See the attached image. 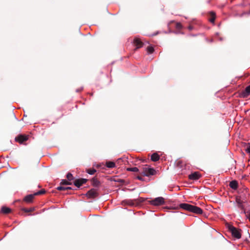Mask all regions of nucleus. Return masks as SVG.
<instances>
[{
  "instance_id": "obj_22",
  "label": "nucleus",
  "mask_w": 250,
  "mask_h": 250,
  "mask_svg": "<svg viewBox=\"0 0 250 250\" xmlns=\"http://www.w3.org/2000/svg\"><path fill=\"white\" fill-rule=\"evenodd\" d=\"M66 178L69 181H71V180L74 179V177L73 176L72 174L71 173H68L67 174Z\"/></svg>"
},
{
  "instance_id": "obj_5",
  "label": "nucleus",
  "mask_w": 250,
  "mask_h": 250,
  "mask_svg": "<svg viewBox=\"0 0 250 250\" xmlns=\"http://www.w3.org/2000/svg\"><path fill=\"white\" fill-rule=\"evenodd\" d=\"M86 196L89 198H94L98 196V193L97 189L92 188L87 192Z\"/></svg>"
},
{
  "instance_id": "obj_26",
  "label": "nucleus",
  "mask_w": 250,
  "mask_h": 250,
  "mask_svg": "<svg viewBox=\"0 0 250 250\" xmlns=\"http://www.w3.org/2000/svg\"><path fill=\"white\" fill-rule=\"evenodd\" d=\"M176 28L177 29H181L182 28V25L180 23H177L176 24Z\"/></svg>"
},
{
  "instance_id": "obj_21",
  "label": "nucleus",
  "mask_w": 250,
  "mask_h": 250,
  "mask_svg": "<svg viewBox=\"0 0 250 250\" xmlns=\"http://www.w3.org/2000/svg\"><path fill=\"white\" fill-rule=\"evenodd\" d=\"M45 192H46L45 190L44 189H42L41 190H40V191L35 193H34V195L37 196V195H40L43 194Z\"/></svg>"
},
{
  "instance_id": "obj_27",
  "label": "nucleus",
  "mask_w": 250,
  "mask_h": 250,
  "mask_svg": "<svg viewBox=\"0 0 250 250\" xmlns=\"http://www.w3.org/2000/svg\"><path fill=\"white\" fill-rule=\"evenodd\" d=\"M246 151L250 154V145H249V146L246 148Z\"/></svg>"
},
{
  "instance_id": "obj_32",
  "label": "nucleus",
  "mask_w": 250,
  "mask_h": 250,
  "mask_svg": "<svg viewBox=\"0 0 250 250\" xmlns=\"http://www.w3.org/2000/svg\"><path fill=\"white\" fill-rule=\"evenodd\" d=\"M248 218H249V220H250V214H249V217H248Z\"/></svg>"
},
{
  "instance_id": "obj_12",
  "label": "nucleus",
  "mask_w": 250,
  "mask_h": 250,
  "mask_svg": "<svg viewBox=\"0 0 250 250\" xmlns=\"http://www.w3.org/2000/svg\"><path fill=\"white\" fill-rule=\"evenodd\" d=\"M229 187L233 189H236L238 188V183L235 180H233L229 183Z\"/></svg>"
},
{
  "instance_id": "obj_28",
  "label": "nucleus",
  "mask_w": 250,
  "mask_h": 250,
  "mask_svg": "<svg viewBox=\"0 0 250 250\" xmlns=\"http://www.w3.org/2000/svg\"><path fill=\"white\" fill-rule=\"evenodd\" d=\"M142 175H141V176H138L136 178H137V179H138L139 180L144 181V178L142 177Z\"/></svg>"
},
{
  "instance_id": "obj_18",
  "label": "nucleus",
  "mask_w": 250,
  "mask_h": 250,
  "mask_svg": "<svg viewBox=\"0 0 250 250\" xmlns=\"http://www.w3.org/2000/svg\"><path fill=\"white\" fill-rule=\"evenodd\" d=\"M72 184V183L67 181L66 180H62L60 185H70Z\"/></svg>"
},
{
  "instance_id": "obj_1",
  "label": "nucleus",
  "mask_w": 250,
  "mask_h": 250,
  "mask_svg": "<svg viewBox=\"0 0 250 250\" xmlns=\"http://www.w3.org/2000/svg\"><path fill=\"white\" fill-rule=\"evenodd\" d=\"M180 207L197 214H202L203 212V210L200 208L186 203L181 204Z\"/></svg>"
},
{
  "instance_id": "obj_24",
  "label": "nucleus",
  "mask_w": 250,
  "mask_h": 250,
  "mask_svg": "<svg viewBox=\"0 0 250 250\" xmlns=\"http://www.w3.org/2000/svg\"><path fill=\"white\" fill-rule=\"evenodd\" d=\"M154 50L153 47L152 46H148L147 47V51L150 53L151 54L154 52Z\"/></svg>"
},
{
  "instance_id": "obj_4",
  "label": "nucleus",
  "mask_w": 250,
  "mask_h": 250,
  "mask_svg": "<svg viewBox=\"0 0 250 250\" xmlns=\"http://www.w3.org/2000/svg\"><path fill=\"white\" fill-rule=\"evenodd\" d=\"M149 203L153 206H160L165 204V199L162 197H159L149 201Z\"/></svg>"
},
{
  "instance_id": "obj_30",
  "label": "nucleus",
  "mask_w": 250,
  "mask_h": 250,
  "mask_svg": "<svg viewBox=\"0 0 250 250\" xmlns=\"http://www.w3.org/2000/svg\"><path fill=\"white\" fill-rule=\"evenodd\" d=\"M69 189H72V188H71L70 187H65V190H69Z\"/></svg>"
},
{
  "instance_id": "obj_16",
  "label": "nucleus",
  "mask_w": 250,
  "mask_h": 250,
  "mask_svg": "<svg viewBox=\"0 0 250 250\" xmlns=\"http://www.w3.org/2000/svg\"><path fill=\"white\" fill-rule=\"evenodd\" d=\"M209 15L210 16V18L209 19V21L211 23H214L215 20V13L213 12H209Z\"/></svg>"
},
{
  "instance_id": "obj_13",
  "label": "nucleus",
  "mask_w": 250,
  "mask_h": 250,
  "mask_svg": "<svg viewBox=\"0 0 250 250\" xmlns=\"http://www.w3.org/2000/svg\"><path fill=\"white\" fill-rule=\"evenodd\" d=\"M1 212L3 214H8L11 212V209L5 206H2L1 208Z\"/></svg>"
},
{
  "instance_id": "obj_3",
  "label": "nucleus",
  "mask_w": 250,
  "mask_h": 250,
  "mask_svg": "<svg viewBox=\"0 0 250 250\" xmlns=\"http://www.w3.org/2000/svg\"><path fill=\"white\" fill-rule=\"evenodd\" d=\"M227 227L229 230V231L231 232L232 235L236 239H240L241 237V233L240 231L241 229H238L235 227H233L232 225L227 224Z\"/></svg>"
},
{
  "instance_id": "obj_31",
  "label": "nucleus",
  "mask_w": 250,
  "mask_h": 250,
  "mask_svg": "<svg viewBox=\"0 0 250 250\" xmlns=\"http://www.w3.org/2000/svg\"><path fill=\"white\" fill-rule=\"evenodd\" d=\"M188 29L189 30H191L192 29H193V27L192 26H189L188 27Z\"/></svg>"
},
{
  "instance_id": "obj_10",
  "label": "nucleus",
  "mask_w": 250,
  "mask_h": 250,
  "mask_svg": "<svg viewBox=\"0 0 250 250\" xmlns=\"http://www.w3.org/2000/svg\"><path fill=\"white\" fill-rule=\"evenodd\" d=\"M250 94V85L246 87L245 89L241 92V95L243 98H247Z\"/></svg>"
},
{
  "instance_id": "obj_11",
  "label": "nucleus",
  "mask_w": 250,
  "mask_h": 250,
  "mask_svg": "<svg viewBox=\"0 0 250 250\" xmlns=\"http://www.w3.org/2000/svg\"><path fill=\"white\" fill-rule=\"evenodd\" d=\"M35 196L34 194L28 195L24 198L23 200L28 203H32Z\"/></svg>"
},
{
  "instance_id": "obj_25",
  "label": "nucleus",
  "mask_w": 250,
  "mask_h": 250,
  "mask_svg": "<svg viewBox=\"0 0 250 250\" xmlns=\"http://www.w3.org/2000/svg\"><path fill=\"white\" fill-rule=\"evenodd\" d=\"M57 189L58 190H65V187L62 186V185H61L60 186H59L57 188Z\"/></svg>"
},
{
  "instance_id": "obj_15",
  "label": "nucleus",
  "mask_w": 250,
  "mask_h": 250,
  "mask_svg": "<svg viewBox=\"0 0 250 250\" xmlns=\"http://www.w3.org/2000/svg\"><path fill=\"white\" fill-rule=\"evenodd\" d=\"M91 184L94 187H98L100 185V182L98 179L96 178H93L91 180Z\"/></svg>"
},
{
  "instance_id": "obj_8",
  "label": "nucleus",
  "mask_w": 250,
  "mask_h": 250,
  "mask_svg": "<svg viewBox=\"0 0 250 250\" xmlns=\"http://www.w3.org/2000/svg\"><path fill=\"white\" fill-rule=\"evenodd\" d=\"M201 176V175L199 172H194L188 175V178L192 180H197L199 179Z\"/></svg>"
},
{
  "instance_id": "obj_23",
  "label": "nucleus",
  "mask_w": 250,
  "mask_h": 250,
  "mask_svg": "<svg viewBox=\"0 0 250 250\" xmlns=\"http://www.w3.org/2000/svg\"><path fill=\"white\" fill-rule=\"evenodd\" d=\"M34 209H35L34 208H23L22 209V210H23V211H24L25 212H29L33 211L34 210Z\"/></svg>"
},
{
  "instance_id": "obj_19",
  "label": "nucleus",
  "mask_w": 250,
  "mask_h": 250,
  "mask_svg": "<svg viewBox=\"0 0 250 250\" xmlns=\"http://www.w3.org/2000/svg\"><path fill=\"white\" fill-rule=\"evenodd\" d=\"M126 170L127 171H129L139 172H140V170L137 167H128V168H127Z\"/></svg>"
},
{
  "instance_id": "obj_17",
  "label": "nucleus",
  "mask_w": 250,
  "mask_h": 250,
  "mask_svg": "<svg viewBox=\"0 0 250 250\" xmlns=\"http://www.w3.org/2000/svg\"><path fill=\"white\" fill-rule=\"evenodd\" d=\"M106 166L108 168H113L115 167V164L113 162L109 161L106 162Z\"/></svg>"
},
{
  "instance_id": "obj_20",
  "label": "nucleus",
  "mask_w": 250,
  "mask_h": 250,
  "mask_svg": "<svg viewBox=\"0 0 250 250\" xmlns=\"http://www.w3.org/2000/svg\"><path fill=\"white\" fill-rule=\"evenodd\" d=\"M86 172L90 175H93L96 172V170L94 168H89L87 169Z\"/></svg>"
},
{
  "instance_id": "obj_14",
  "label": "nucleus",
  "mask_w": 250,
  "mask_h": 250,
  "mask_svg": "<svg viewBox=\"0 0 250 250\" xmlns=\"http://www.w3.org/2000/svg\"><path fill=\"white\" fill-rule=\"evenodd\" d=\"M160 159L159 155L157 153H154L151 156V160L152 161L156 162Z\"/></svg>"
},
{
  "instance_id": "obj_7",
  "label": "nucleus",
  "mask_w": 250,
  "mask_h": 250,
  "mask_svg": "<svg viewBox=\"0 0 250 250\" xmlns=\"http://www.w3.org/2000/svg\"><path fill=\"white\" fill-rule=\"evenodd\" d=\"M87 181V179L84 178L76 179L74 181V184L77 188H80L83 184H85Z\"/></svg>"
},
{
  "instance_id": "obj_29",
  "label": "nucleus",
  "mask_w": 250,
  "mask_h": 250,
  "mask_svg": "<svg viewBox=\"0 0 250 250\" xmlns=\"http://www.w3.org/2000/svg\"><path fill=\"white\" fill-rule=\"evenodd\" d=\"M181 164H182V162L181 161H178L177 163V166L179 167H181Z\"/></svg>"
},
{
  "instance_id": "obj_2",
  "label": "nucleus",
  "mask_w": 250,
  "mask_h": 250,
  "mask_svg": "<svg viewBox=\"0 0 250 250\" xmlns=\"http://www.w3.org/2000/svg\"><path fill=\"white\" fill-rule=\"evenodd\" d=\"M156 170L153 168H149L146 165L141 168V172L139 174L142 176H149L150 175H154L156 174Z\"/></svg>"
},
{
  "instance_id": "obj_6",
  "label": "nucleus",
  "mask_w": 250,
  "mask_h": 250,
  "mask_svg": "<svg viewBox=\"0 0 250 250\" xmlns=\"http://www.w3.org/2000/svg\"><path fill=\"white\" fill-rule=\"evenodd\" d=\"M28 139V136L26 135L21 134L18 135L16 138L15 140L20 144H22L25 141H26Z\"/></svg>"
},
{
  "instance_id": "obj_9",
  "label": "nucleus",
  "mask_w": 250,
  "mask_h": 250,
  "mask_svg": "<svg viewBox=\"0 0 250 250\" xmlns=\"http://www.w3.org/2000/svg\"><path fill=\"white\" fill-rule=\"evenodd\" d=\"M133 43L136 46L135 49L142 47L144 45V43L138 38H135L134 39Z\"/></svg>"
}]
</instances>
